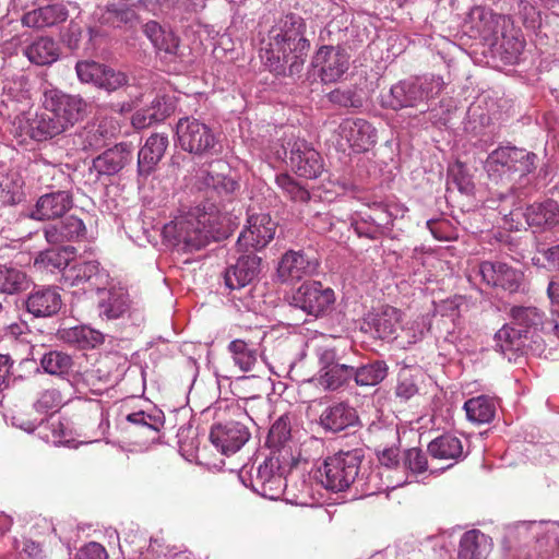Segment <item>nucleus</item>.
<instances>
[{
	"label": "nucleus",
	"mask_w": 559,
	"mask_h": 559,
	"mask_svg": "<svg viewBox=\"0 0 559 559\" xmlns=\"http://www.w3.org/2000/svg\"><path fill=\"white\" fill-rule=\"evenodd\" d=\"M127 420L134 425L148 427L154 431H158L159 425L162 424L159 418L148 415L142 411L129 414L127 416Z\"/></svg>",
	"instance_id": "obj_55"
},
{
	"label": "nucleus",
	"mask_w": 559,
	"mask_h": 559,
	"mask_svg": "<svg viewBox=\"0 0 559 559\" xmlns=\"http://www.w3.org/2000/svg\"><path fill=\"white\" fill-rule=\"evenodd\" d=\"M62 307L61 295L57 287L34 289L26 299V309L36 318L57 314Z\"/></svg>",
	"instance_id": "obj_19"
},
{
	"label": "nucleus",
	"mask_w": 559,
	"mask_h": 559,
	"mask_svg": "<svg viewBox=\"0 0 559 559\" xmlns=\"http://www.w3.org/2000/svg\"><path fill=\"white\" fill-rule=\"evenodd\" d=\"M69 12L64 4L56 3L40 7L25 13L22 17L23 25L34 28L50 27L64 22Z\"/></svg>",
	"instance_id": "obj_28"
},
{
	"label": "nucleus",
	"mask_w": 559,
	"mask_h": 559,
	"mask_svg": "<svg viewBox=\"0 0 559 559\" xmlns=\"http://www.w3.org/2000/svg\"><path fill=\"white\" fill-rule=\"evenodd\" d=\"M290 421L287 416H281L271 426L266 444L269 448H280L290 439Z\"/></svg>",
	"instance_id": "obj_46"
},
{
	"label": "nucleus",
	"mask_w": 559,
	"mask_h": 559,
	"mask_svg": "<svg viewBox=\"0 0 559 559\" xmlns=\"http://www.w3.org/2000/svg\"><path fill=\"white\" fill-rule=\"evenodd\" d=\"M249 438L248 428L238 421L216 425L210 432L211 442L224 455H231L239 451Z\"/></svg>",
	"instance_id": "obj_15"
},
{
	"label": "nucleus",
	"mask_w": 559,
	"mask_h": 559,
	"mask_svg": "<svg viewBox=\"0 0 559 559\" xmlns=\"http://www.w3.org/2000/svg\"><path fill=\"white\" fill-rule=\"evenodd\" d=\"M165 120V112L163 114H152L150 108H144L138 110L132 117V126L136 129H144L152 126L155 122H159Z\"/></svg>",
	"instance_id": "obj_54"
},
{
	"label": "nucleus",
	"mask_w": 559,
	"mask_h": 559,
	"mask_svg": "<svg viewBox=\"0 0 559 559\" xmlns=\"http://www.w3.org/2000/svg\"><path fill=\"white\" fill-rule=\"evenodd\" d=\"M132 160V150L128 143H119L93 159L92 169L98 177L118 174Z\"/></svg>",
	"instance_id": "obj_20"
},
{
	"label": "nucleus",
	"mask_w": 559,
	"mask_h": 559,
	"mask_svg": "<svg viewBox=\"0 0 559 559\" xmlns=\"http://www.w3.org/2000/svg\"><path fill=\"white\" fill-rule=\"evenodd\" d=\"M14 424L19 426L21 429L33 432L39 425H43L45 421L44 417L34 418V419H23L21 417H13Z\"/></svg>",
	"instance_id": "obj_62"
},
{
	"label": "nucleus",
	"mask_w": 559,
	"mask_h": 559,
	"mask_svg": "<svg viewBox=\"0 0 559 559\" xmlns=\"http://www.w3.org/2000/svg\"><path fill=\"white\" fill-rule=\"evenodd\" d=\"M427 452L435 460L450 462L448 466H452L464 456L462 440L451 433H444L431 440Z\"/></svg>",
	"instance_id": "obj_25"
},
{
	"label": "nucleus",
	"mask_w": 559,
	"mask_h": 559,
	"mask_svg": "<svg viewBox=\"0 0 559 559\" xmlns=\"http://www.w3.org/2000/svg\"><path fill=\"white\" fill-rule=\"evenodd\" d=\"M168 136L154 133L148 136L138 154V174L142 177L150 176L162 160L167 147Z\"/></svg>",
	"instance_id": "obj_21"
},
{
	"label": "nucleus",
	"mask_w": 559,
	"mask_h": 559,
	"mask_svg": "<svg viewBox=\"0 0 559 559\" xmlns=\"http://www.w3.org/2000/svg\"><path fill=\"white\" fill-rule=\"evenodd\" d=\"M12 361L9 356L0 354V388L7 384Z\"/></svg>",
	"instance_id": "obj_64"
},
{
	"label": "nucleus",
	"mask_w": 559,
	"mask_h": 559,
	"mask_svg": "<svg viewBox=\"0 0 559 559\" xmlns=\"http://www.w3.org/2000/svg\"><path fill=\"white\" fill-rule=\"evenodd\" d=\"M21 557L22 559H48V552L39 544L33 540H25Z\"/></svg>",
	"instance_id": "obj_57"
},
{
	"label": "nucleus",
	"mask_w": 559,
	"mask_h": 559,
	"mask_svg": "<svg viewBox=\"0 0 559 559\" xmlns=\"http://www.w3.org/2000/svg\"><path fill=\"white\" fill-rule=\"evenodd\" d=\"M490 539L478 530L465 532L460 539L459 559H486Z\"/></svg>",
	"instance_id": "obj_32"
},
{
	"label": "nucleus",
	"mask_w": 559,
	"mask_h": 559,
	"mask_svg": "<svg viewBox=\"0 0 559 559\" xmlns=\"http://www.w3.org/2000/svg\"><path fill=\"white\" fill-rule=\"evenodd\" d=\"M524 40L521 39L518 36L508 37L507 35H503V40L501 43V47L504 49V51L509 55L507 58L509 60L518 58V56L523 51L524 49Z\"/></svg>",
	"instance_id": "obj_56"
},
{
	"label": "nucleus",
	"mask_w": 559,
	"mask_h": 559,
	"mask_svg": "<svg viewBox=\"0 0 559 559\" xmlns=\"http://www.w3.org/2000/svg\"><path fill=\"white\" fill-rule=\"evenodd\" d=\"M510 316L515 324L525 329L543 324V313L536 307L514 306Z\"/></svg>",
	"instance_id": "obj_45"
},
{
	"label": "nucleus",
	"mask_w": 559,
	"mask_h": 559,
	"mask_svg": "<svg viewBox=\"0 0 559 559\" xmlns=\"http://www.w3.org/2000/svg\"><path fill=\"white\" fill-rule=\"evenodd\" d=\"M235 365L242 371H251L258 361L257 349L242 340H235L228 346Z\"/></svg>",
	"instance_id": "obj_43"
},
{
	"label": "nucleus",
	"mask_w": 559,
	"mask_h": 559,
	"mask_svg": "<svg viewBox=\"0 0 559 559\" xmlns=\"http://www.w3.org/2000/svg\"><path fill=\"white\" fill-rule=\"evenodd\" d=\"M64 284L82 287L83 289H100L103 274L96 261L76 262L63 273Z\"/></svg>",
	"instance_id": "obj_18"
},
{
	"label": "nucleus",
	"mask_w": 559,
	"mask_h": 559,
	"mask_svg": "<svg viewBox=\"0 0 559 559\" xmlns=\"http://www.w3.org/2000/svg\"><path fill=\"white\" fill-rule=\"evenodd\" d=\"M262 259L253 253L241 255L224 274L226 287L240 289L251 284L261 271Z\"/></svg>",
	"instance_id": "obj_17"
},
{
	"label": "nucleus",
	"mask_w": 559,
	"mask_h": 559,
	"mask_svg": "<svg viewBox=\"0 0 559 559\" xmlns=\"http://www.w3.org/2000/svg\"><path fill=\"white\" fill-rule=\"evenodd\" d=\"M40 366L45 372L63 377L70 373L74 366L72 356L61 350H50L40 359Z\"/></svg>",
	"instance_id": "obj_40"
},
{
	"label": "nucleus",
	"mask_w": 559,
	"mask_h": 559,
	"mask_svg": "<svg viewBox=\"0 0 559 559\" xmlns=\"http://www.w3.org/2000/svg\"><path fill=\"white\" fill-rule=\"evenodd\" d=\"M210 221L207 213L195 209L166 224L163 235L175 246L183 245L185 250H200L213 237Z\"/></svg>",
	"instance_id": "obj_2"
},
{
	"label": "nucleus",
	"mask_w": 559,
	"mask_h": 559,
	"mask_svg": "<svg viewBox=\"0 0 559 559\" xmlns=\"http://www.w3.org/2000/svg\"><path fill=\"white\" fill-rule=\"evenodd\" d=\"M418 392L416 377L413 376L409 371L403 370L399 373L397 385L395 389V394L397 397H401L405 401L409 400Z\"/></svg>",
	"instance_id": "obj_52"
},
{
	"label": "nucleus",
	"mask_w": 559,
	"mask_h": 559,
	"mask_svg": "<svg viewBox=\"0 0 559 559\" xmlns=\"http://www.w3.org/2000/svg\"><path fill=\"white\" fill-rule=\"evenodd\" d=\"M316 355L321 366L320 371L342 362V358L337 355L336 348L326 344L317 345Z\"/></svg>",
	"instance_id": "obj_53"
},
{
	"label": "nucleus",
	"mask_w": 559,
	"mask_h": 559,
	"mask_svg": "<svg viewBox=\"0 0 559 559\" xmlns=\"http://www.w3.org/2000/svg\"><path fill=\"white\" fill-rule=\"evenodd\" d=\"M336 132L341 140H344L345 144L355 152L368 151L377 142L376 130L367 120L360 118L344 119ZM340 145L343 146L344 143Z\"/></svg>",
	"instance_id": "obj_14"
},
{
	"label": "nucleus",
	"mask_w": 559,
	"mask_h": 559,
	"mask_svg": "<svg viewBox=\"0 0 559 559\" xmlns=\"http://www.w3.org/2000/svg\"><path fill=\"white\" fill-rule=\"evenodd\" d=\"M354 374V366L340 362L323 371H319L318 382L325 390L335 391L346 384Z\"/></svg>",
	"instance_id": "obj_37"
},
{
	"label": "nucleus",
	"mask_w": 559,
	"mask_h": 559,
	"mask_svg": "<svg viewBox=\"0 0 559 559\" xmlns=\"http://www.w3.org/2000/svg\"><path fill=\"white\" fill-rule=\"evenodd\" d=\"M536 158L535 153L523 148L500 146L488 155L485 169L492 180L496 182L506 180L510 183V189H513L514 176L524 177L533 173L536 168Z\"/></svg>",
	"instance_id": "obj_3"
},
{
	"label": "nucleus",
	"mask_w": 559,
	"mask_h": 559,
	"mask_svg": "<svg viewBox=\"0 0 559 559\" xmlns=\"http://www.w3.org/2000/svg\"><path fill=\"white\" fill-rule=\"evenodd\" d=\"M177 136L183 151L203 155L215 145V135L210 127L194 118H182L177 123Z\"/></svg>",
	"instance_id": "obj_7"
},
{
	"label": "nucleus",
	"mask_w": 559,
	"mask_h": 559,
	"mask_svg": "<svg viewBox=\"0 0 559 559\" xmlns=\"http://www.w3.org/2000/svg\"><path fill=\"white\" fill-rule=\"evenodd\" d=\"M74 248L63 247L61 249H48L38 253L34 266L46 272L66 271L73 258Z\"/></svg>",
	"instance_id": "obj_34"
},
{
	"label": "nucleus",
	"mask_w": 559,
	"mask_h": 559,
	"mask_svg": "<svg viewBox=\"0 0 559 559\" xmlns=\"http://www.w3.org/2000/svg\"><path fill=\"white\" fill-rule=\"evenodd\" d=\"M152 114L158 115L164 114L165 110V119L171 115L174 111V106L169 103L165 96H155L151 100V106L148 107Z\"/></svg>",
	"instance_id": "obj_60"
},
{
	"label": "nucleus",
	"mask_w": 559,
	"mask_h": 559,
	"mask_svg": "<svg viewBox=\"0 0 559 559\" xmlns=\"http://www.w3.org/2000/svg\"><path fill=\"white\" fill-rule=\"evenodd\" d=\"M404 464L414 474H423L428 469L427 455L419 448H411L405 452Z\"/></svg>",
	"instance_id": "obj_51"
},
{
	"label": "nucleus",
	"mask_w": 559,
	"mask_h": 559,
	"mask_svg": "<svg viewBox=\"0 0 559 559\" xmlns=\"http://www.w3.org/2000/svg\"><path fill=\"white\" fill-rule=\"evenodd\" d=\"M276 185L282 189L292 201L294 202H307L310 200L309 191L300 186L293 177L288 174H280L275 178Z\"/></svg>",
	"instance_id": "obj_44"
},
{
	"label": "nucleus",
	"mask_w": 559,
	"mask_h": 559,
	"mask_svg": "<svg viewBox=\"0 0 559 559\" xmlns=\"http://www.w3.org/2000/svg\"><path fill=\"white\" fill-rule=\"evenodd\" d=\"M43 106L55 116L63 131L82 121L88 112V104L82 96L68 94L58 88L44 91Z\"/></svg>",
	"instance_id": "obj_5"
},
{
	"label": "nucleus",
	"mask_w": 559,
	"mask_h": 559,
	"mask_svg": "<svg viewBox=\"0 0 559 559\" xmlns=\"http://www.w3.org/2000/svg\"><path fill=\"white\" fill-rule=\"evenodd\" d=\"M143 32L157 51L170 57H179L180 39L173 32L163 29L155 21H148L143 26Z\"/></svg>",
	"instance_id": "obj_31"
},
{
	"label": "nucleus",
	"mask_w": 559,
	"mask_h": 559,
	"mask_svg": "<svg viewBox=\"0 0 559 559\" xmlns=\"http://www.w3.org/2000/svg\"><path fill=\"white\" fill-rule=\"evenodd\" d=\"M478 274L487 286L509 293H518L524 282V273L521 270L501 261L480 262Z\"/></svg>",
	"instance_id": "obj_9"
},
{
	"label": "nucleus",
	"mask_w": 559,
	"mask_h": 559,
	"mask_svg": "<svg viewBox=\"0 0 559 559\" xmlns=\"http://www.w3.org/2000/svg\"><path fill=\"white\" fill-rule=\"evenodd\" d=\"M104 66L95 61H79L75 71L82 83H93L97 86Z\"/></svg>",
	"instance_id": "obj_50"
},
{
	"label": "nucleus",
	"mask_w": 559,
	"mask_h": 559,
	"mask_svg": "<svg viewBox=\"0 0 559 559\" xmlns=\"http://www.w3.org/2000/svg\"><path fill=\"white\" fill-rule=\"evenodd\" d=\"M334 301V290L318 281L304 282L293 295V305L314 317L329 311Z\"/></svg>",
	"instance_id": "obj_6"
},
{
	"label": "nucleus",
	"mask_w": 559,
	"mask_h": 559,
	"mask_svg": "<svg viewBox=\"0 0 559 559\" xmlns=\"http://www.w3.org/2000/svg\"><path fill=\"white\" fill-rule=\"evenodd\" d=\"M304 20L294 13L285 15L269 32V43L263 58L276 75H299L310 48L304 36Z\"/></svg>",
	"instance_id": "obj_1"
},
{
	"label": "nucleus",
	"mask_w": 559,
	"mask_h": 559,
	"mask_svg": "<svg viewBox=\"0 0 559 559\" xmlns=\"http://www.w3.org/2000/svg\"><path fill=\"white\" fill-rule=\"evenodd\" d=\"M362 460L361 449L340 451L328 456L318 471L320 483L325 489L334 492L348 489L359 475Z\"/></svg>",
	"instance_id": "obj_4"
},
{
	"label": "nucleus",
	"mask_w": 559,
	"mask_h": 559,
	"mask_svg": "<svg viewBox=\"0 0 559 559\" xmlns=\"http://www.w3.org/2000/svg\"><path fill=\"white\" fill-rule=\"evenodd\" d=\"M378 460L385 467H395L400 462V451L394 447L385 448L378 453Z\"/></svg>",
	"instance_id": "obj_58"
},
{
	"label": "nucleus",
	"mask_w": 559,
	"mask_h": 559,
	"mask_svg": "<svg viewBox=\"0 0 559 559\" xmlns=\"http://www.w3.org/2000/svg\"><path fill=\"white\" fill-rule=\"evenodd\" d=\"M400 330L402 332V337L405 338V342L408 345H411L421 341L425 332L428 331V328L425 318L417 317L414 320L406 321L404 325L401 324Z\"/></svg>",
	"instance_id": "obj_47"
},
{
	"label": "nucleus",
	"mask_w": 559,
	"mask_h": 559,
	"mask_svg": "<svg viewBox=\"0 0 559 559\" xmlns=\"http://www.w3.org/2000/svg\"><path fill=\"white\" fill-rule=\"evenodd\" d=\"M418 95L421 96V93L418 91L416 86H406V94L404 95L403 99H399L395 109L416 106Z\"/></svg>",
	"instance_id": "obj_61"
},
{
	"label": "nucleus",
	"mask_w": 559,
	"mask_h": 559,
	"mask_svg": "<svg viewBox=\"0 0 559 559\" xmlns=\"http://www.w3.org/2000/svg\"><path fill=\"white\" fill-rule=\"evenodd\" d=\"M289 153V163L295 173L308 179L317 178L323 170L320 154L304 139L290 138L283 146Z\"/></svg>",
	"instance_id": "obj_8"
},
{
	"label": "nucleus",
	"mask_w": 559,
	"mask_h": 559,
	"mask_svg": "<svg viewBox=\"0 0 559 559\" xmlns=\"http://www.w3.org/2000/svg\"><path fill=\"white\" fill-rule=\"evenodd\" d=\"M467 418L476 424L489 423L496 413V405L491 399L485 395L469 399L464 404Z\"/></svg>",
	"instance_id": "obj_38"
},
{
	"label": "nucleus",
	"mask_w": 559,
	"mask_h": 559,
	"mask_svg": "<svg viewBox=\"0 0 559 559\" xmlns=\"http://www.w3.org/2000/svg\"><path fill=\"white\" fill-rule=\"evenodd\" d=\"M328 96H329L330 102H332L334 104H337V105H341L344 107L355 106L354 99H353L354 93L350 90L342 91V90L336 88V90L330 92Z\"/></svg>",
	"instance_id": "obj_59"
},
{
	"label": "nucleus",
	"mask_w": 559,
	"mask_h": 559,
	"mask_svg": "<svg viewBox=\"0 0 559 559\" xmlns=\"http://www.w3.org/2000/svg\"><path fill=\"white\" fill-rule=\"evenodd\" d=\"M318 266L317 258L304 250H288L280 259L276 275L281 283H294L312 275Z\"/></svg>",
	"instance_id": "obj_10"
},
{
	"label": "nucleus",
	"mask_w": 559,
	"mask_h": 559,
	"mask_svg": "<svg viewBox=\"0 0 559 559\" xmlns=\"http://www.w3.org/2000/svg\"><path fill=\"white\" fill-rule=\"evenodd\" d=\"M63 404V396L61 394V392L57 389V388H48V389H45L36 404H35V407L38 412H49V411H57L59 409Z\"/></svg>",
	"instance_id": "obj_49"
},
{
	"label": "nucleus",
	"mask_w": 559,
	"mask_h": 559,
	"mask_svg": "<svg viewBox=\"0 0 559 559\" xmlns=\"http://www.w3.org/2000/svg\"><path fill=\"white\" fill-rule=\"evenodd\" d=\"M357 421L356 409L346 403L334 404L325 408L320 416L321 426L332 432H340Z\"/></svg>",
	"instance_id": "obj_27"
},
{
	"label": "nucleus",
	"mask_w": 559,
	"mask_h": 559,
	"mask_svg": "<svg viewBox=\"0 0 559 559\" xmlns=\"http://www.w3.org/2000/svg\"><path fill=\"white\" fill-rule=\"evenodd\" d=\"M388 376V365L382 360H374L359 368L354 367L353 378L357 385L373 386L382 382Z\"/></svg>",
	"instance_id": "obj_39"
},
{
	"label": "nucleus",
	"mask_w": 559,
	"mask_h": 559,
	"mask_svg": "<svg viewBox=\"0 0 559 559\" xmlns=\"http://www.w3.org/2000/svg\"><path fill=\"white\" fill-rule=\"evenodd\" d=\"M73 206V198L69 191H55L43 194L36 201L29 217L36 221H49L62 217Z\"/></svg>",
	"instance_id": "obj_16"
},
{
	"label": "nucleus",
	"mask_w": 559,
	"mask_h": 559,
	"mask_svg": "<svg viewBox=\"0 0 559 559\" xmlns=\"http://www.w3.org/2000/svg\"><path fill=\"white\" fill-rule=\"evenodd\" d=\"M131 300L129 293L123 287H111L103 292L99 298V316L107 320H114L123 317L129 312Z\"/></svg>",
	"instance_id": "obj_23"
},
{
	"label": "nucleus",
	"mask_w": 559,
	"mask_h": 559,
	"mask_svg": "<svg viewBox=\"0 0 559 559\" xmlns=\"http://www.w3.org/2000/svg\"><path fill=\"white\" fill-rule=\"evenodd\" d=\"M255 490L270 500H277L284 493L286 479L277 457L266 459L257 469Z\"/></svg>",
	"instance_id": "obj_13"
},
{
	"label": "nucleus",
	"mask_w": 559,
	"mask_h": 559,
	"mask_svg": "<svg viewBox=\"0 0 559 559\" xmlns=\"http://www.w3.org/2000/svg\"><path fill=\"white\" fill-rule=\"evenodd\" d=\"M277 224L270 214L261 213L248 218V226L238 237V246L248 250H260L275 236Z\"/></svg>",
	"instance_id": "obj_11"
},
{
	"label": "nucleus",
	"mask_w": 559,
	"mask_h": 559,
	"mask_svg": "<svg viewBox=\"0 0 559 559\" xmlns=\"http://www.w3.org/2000/svg\"><path fill=\"white\" fill-rule=\"evenodd\" d=\"M73 143L82 151L102 148L106 144V130L100 126H85L75 134Z\"/></svg>",
	"instance_id": "obj_41"
},
{
	"label": "nucleus",
	"mask_w": 559,
	"mask_h": 559,
	"mask_svg": "<svg viewBox=\"0 0 559 559\" xmlns=\"http://www.w3.org/2000/svg\"><path fill=\"white\" fill-rule=\"evenodd\" d=\"M85 225L81 218L74 215L67 216L56 224L44 228L47 242L59 245L66 241H73L84 236Z\"/></svg>",
	"instance_id": "obj_24"
},
{
	"label": "nucleus",
	"mask_w": 559,
	"mask_h": 559,
	"mask_svg": "<svg viewBox=\"0 0 559 559\" xmlns=\"http://www.w3.org/2000/svg\"><path fill=\"white\" fill-rule=\"evenodd\" d=\"M195 186L199 190L212 189L219 195H230L239 189V183L233 178L205 169L199 170Z\"/></svg>",
	"instance_id": "obj_35"
},
{
	"label": "nucleus",
	"mask_w": 559,
	"mask_h": 559,
	"mask_svg": "<svg viewBox=\"0 0 559 559\" xmlns=\"http://www.w3.org/2000/svg\"><path fill=\"white\" fill-rule=\"evenodd\" d=\"M314 63L320 68L319 75L324 84L335 83L348 70L349 57L340 46H322L314 56Z\"/></svg>",
	"instance_id": "obj_12"
},
{
	"label": "nucleus",
	"mask_w": 559,
	"mask_h": 559,
	"mask_svg": "<svg viewBox=\"0 0 559 559\" xmlns=\"http://www.w3.org/2000/svg\"><path fill=\"white\" fill-rule=\"evenodd\" d=\"M63 132L61 124L49 111L35 114L26 119L25 133L35 141H47Z\"/></svg>",
	"instance_id": "obj_29"
},
{
	"label": "nucleus",
	"mask_w": 559,
	"mask_h": 559,
	"mask_svg": "<svg viewBox=\"0 0 559 559\" xmlns=\"http://www.w3.org/2000/svg\"><path fill=\"white\" fill-rule=\"evenodd\" d=\"M544 328L548 333H551L559 338V311L558 310L550 311V317L544 323Z\"/></svg>",
	"instance_id": "obj_63"
},
{
	"label": "nucleus",
	"mask_w": 559,
	"mask_h": 559,
	"mask_svg": "<svg viewBox=\"0 0 559 559\" xmlns=\"http://www.w3.org/2000/svg\"><path fill=\"white\" fill-rule=\"evenodd\" d=\"M402 312L394 307H385L372 319V326L377 336L381 340H393L397 337V331L402 323Z\"/></svg>",
	"instance_id": "obj_33"
},
{
	"label": "nucleus",
	"mask_w": 559,
	"mask_h": 559,
	"mask_svg": "<svg viewBox=\"0 0 559 559\" xmlns=\"http://www.w3.org/2000/svg\"><path fill=\"white\" fill-rule=\"evenodd\" d=\"M57 336L69 346L81 350L96 348L102 345L105 340L102 332L87 325H75L72 328L60 329Z\"/></svg>",
	"instance_id": "obj_22"
},
{
	"label": "nucleus",
	"mask_w": 559,
	"mask_h": 559,
	"mask_svg": "<svg viewBox=\"0 0 559 559\" xmlns=\"http://www.w3.org/2000/svg\"><path fill=\"white\" fill-rule=\"evenodd\" d=\"M128 83V76L121 71L104 66L103 72L97 81V87L114 92Z\"/></svg>",
	"instance_id": "obj_48"
},
{
	"label": "nucleus",
	"mask_w": 559,
	"mask_h": 559,
	"mask_svg": "<svg viewBox=\"0 0 559 559\" xmlns=\"http://www.w3.org/2000/svg\"><path fill=\"white\" fill-rule=\"evenodd\" d=\"M26 273L14 265L0 264V293L17 294L29 287Z\"/></svg>",
	"instance_id": "obj_36"
},
{
	"label": "nucleus",
	"mask_w": 559,
	"mask_h": 559,
	"mask_svg": "<svg viewBox=\"0 0 559 559\" xmlns=\"http://www.w3.org/2000/svg\"><path fill=\"white\" fill-rule=\"evenodd\" d=\"M23 55L36 66H49L60 56L59 45L50 37H39L25 47Z\"/></svg>",
	"instance_id": "obj_30"
},
{
	"label": "nucleus",
	"mask_w": 559,
	"mask_h": 559,
	"mask_svg": "<svg viewBox=\"0 0 559 559\" xmlns=\"http://www.w3.org/2000/svg\"><path fill=\"white\" fill-rule=\"evenodd\" d=\"M524 332L506 324L495 335L496 346L503 354L519 352L524 346Z\"/></svg>",
	"instance_id": "obj_42"
},
{
	"label": "nucleus",
	"mask_w": 559,
	"mask_h": 559,
	"mask_svg": "<svg viewBox=\"0 0 559 559\" xmlns=\"http://www.w3.org/2000/svg\"><path fill=\"white\" fill-rule=\"evenodd\" d=\"M524 216L531 227L551 229L559 225V204L554 200L535 202L526 207Z\"/></svg>",
	"instance_id": "obj_26"
}]
</instances>
